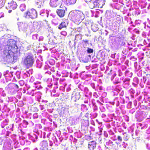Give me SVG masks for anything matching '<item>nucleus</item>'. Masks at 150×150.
Listing matches in <instances>:
<instances>
[{
  "instance_id": "nucleus-1",
  "label": "nucleus",
  "mask_w": 150,
  "mask_h": 150,
  "mask_svg": "<svg viewBox=\"0 0 150 150\" xmlns=\"http://www.w3.org/2000/svg\"><path fill=\"white\" fill-rule=\"evenodd\" d=\"M69 16L72 20L76 24L80 23L85 18L83 13L78 10L71 11Z\"/></svg>"
},
{
  "instance_id": "nucleus-2",
  "label": "nucleus",
  "mask_w": 150,
  "mask_h": 150,
  "mask_svg": "<svg viewBox=\"0 0 150 150\" xmlns=\"http://www.w3.org/2000/svg\"><path fill=\"white\" fill-rule=\"evenodd\" d=\"M104 5V1L100 0H91L88 3L89 7L91 9L101 8Z\"/></svg>"
},
{
  "instance_id": "nucleus-3",
  "label": "nucleus",
  "mask_w": 150,
  "mask_h": 150,
  "mask_svg": "<svg viewBox=\"0 0 150 150\" xmlns=\"http://www.w3.org/2000/svg\"><path fill=\"white\" fill-rule=\"evenodd\" d=\"M34 58L32 53H28L23 61L24 64L29 67H31L34 63Z\"/></svg>"
},
{
  "instance_id": "nucleus-4",
  "label": "nucleus",
  "mask_w": 150,
  "mask_h": 150,
  "mask_svg": "<svg viewBox=\"0 0 150 150\" xmlns=\"http://www.w3.org/2000/svg\"><path fill=\"white\" fill-rule=\"evenodd\" d=\"M25 17L26 18H31L34 19L37 16V12L35 9L33 8L28 10L24 13Z\"/></svg>"
},
{
  "instance_id": "nucleus-5",
  "label": "nucleus",
  "mask_w": 150,
  "mask_h": 150,
  "mask_svg": "<svg viewBox=\"0 0 150 150\" xmlns=\"http://www.w3.org/2000/svg\"><path fill=\"white\" fill-rule=\"evenodd\" d=\"M17 5L16 2L12 0L9 1L6 6V8L7 9H10L8 11V13H11L12 11V10L15 9L17 7Z\"/></svg>"
},
{
  "instance_id": "nucleus-6",
  "label": "nucleus",
  "mask_w": 150,
  "mask_h": 150,
  "mask_svg": "<svg viewBox=\"0 0 150 150\" xmlns=\"http://www.w3.org/2000/svg\"><path fill=\"white\" fill-rule=\"evenodd\" d=\"M62 6V5H61L60 6V8L57 9L56 11L57 15L60 18L64 16L65 14L66 11L67 10L65 6Z\"/></svg>"
},
{
  "instance_id": "nucleus-7",
  "label": "nucleus",
  "mask_w": 150,
  "mask_h": 150,
  "mask_svg": "<svg viewBox=\"0 0 150 150\" xmlns=\"http://www.w3.org/2000/svg\"><path fill=\"white\" fill-rule=\"evenodd\" d=\"M14 57L13 55L8 54L4 58L5 61L8 64L13 63L14 62Z\"/></svg>"
},
{
  "instance_id": "nucleus-8",
  "label": "nucleus",
  "mask_w": 150,
  "mask_h": 150,
  "mask_svg": "<svg viewBox=\"0 0 150 150\" xmlns=\"http://www.w3.org/2000/svg\"><path fill=\"white\" fill-rule=\"evenodd\" d=\"M7 45L11 48L17 47L16 41L13 39H9L7 42Z\"/></svg>"
},
{
  "instance_id": "nucleus-9",
  "label": "nucleus",
  "mask_w": 150,
  "mask_h": 150,
  "mask_svg": "<svg viewBox=\"0 0 150 150\" xmlns=\"http://www.w3.org/2000/svg\"><path fill=\"white\" fill-rule=\"evenodd\" d=\"M67 24L65 22H62L58 26V28L61 30L63 28H66L67 27Z\"/></svg>"
},
{
  "instance_id": "nucleus-10",
  "label": "nucleus",
  "mask_w": 150,
  "mask_h": 150,
  "mask_svg": "<svg viewBox=\"0 0 150 150\" xmlns=\"http://www.w3.org/2000/svg\"><path fill=\"white\" fill-rule=\"evenodd\" d=\"M43 3V0H36L35 4L38 7H40Z\"/></svg>"
},
{
  "instance_id": "nucleus-11",
  "label": "nucleus",
  "mask_w": 150,
  "mask_h": 150,
  "mask_svg": "<svg viewBox=\"0 0 150 150\" xmlns=\"http://www.w3.org/2000/svg\"><path fill=\"white\" fill-rule=\"evenodd\" d=\"M50 5L51 6L53 7H55L57 6V2L54 0H50Z\"/></svg>"
},
{
  "instance_id": "nucleus-12",
  "label": "nucleus",
  "mask_w": 150,
  "mask_h": 150,
  "mask_svg": "<svg viewBox=\"0 0 150 150\" xmlns=\"http://www.w3.org/2000/svg\"><path fill=\"white\" fill-rule=\"evenodd\" d=\"M89 147L90 146L91 148H93L94 146H95L96 145V142L95 141H92L89 142L88 144Z\"/></svg>"
},
{
  "instance_id": "nucleus-13",
  "label": "nucleus",
  "mask_w": 150,
  "mask_h": 150,
  "mask_svg": "<svg viewBox=\"0 0 150 150\" xmlns=\"http://www.w3.org/2000/svg\"><path fill=\"white\" fill-rule=\"evenodd\" d=\"M76 1V0H67V3L68 5H69L74 4Z\"/></svg>"
},
{
  "instance_id": "nucleus-14",
  "label": "nucleus",
  "mask_w": 150,
  "mask_h": 150,
  "mask_svg": "<svg viewBox=\"0 0 150 150\" xmlns=\"http://www.w3.org/2000/svg\"><path fill=\"white\" fill-rule=\"evenodd\" d=\"M20 8L22 11L23 12L26 10L25 6L24 5H21L20 6Z\"/></svg>"
},
{
  "instance_id": "nucleus-15",
  "label": "nucleus",
  "mask_w": 150,
  "mask_h": 150,
  "mask_svg": "<svg viewBox=\"0 0 150 150\" xmlns=\"http://www.w3.org/2000/svg\"><path fill=\"white\" fill-rule=\"evenodd\" d=\"M5 1V0H0V8L4 6Z\"/></svg>"
},
{
  "instance_id": "nucleus-16",
  "label": "nucleus",
  "mask_w": 150,
  "mask_h": 150,
  "mask_svg": "<svg viewBox=\"0 0 150 150\" xmlns=\"http://www.w3.org/2000/svg\"><path fill=\"white\" fill-rule=\"evenodd\" d=\"M87 51L88 53H91L93 52V50L92 49L88 47Z\"/></svg>"
},
{
  "instance_id": "nucleus-17",
  "label": "nucleus",
  "mask_w": 150,
  "mask_h": 150,
  "mask_svg": "<svg viewBox=\"0 0 150 150\" xmlns=\"http://www.w3.org/2000/svg\"><path fill=\"white\" fill-rule=\"evenodd\" d=\"M123 135H124L123 137L124 139L126 141L128 139L127 134L126 133H125L123 134Z\"/></svg>"
},
{
  "instance_id": "nucleus-18",
  "label": "nucleus",
  "mask_w": 150,
  "mask_h": 150,
  "mask_svg": "<svg viewBox=\"0 0 150 150\" xmlns=\"http://www.w3.org/2000/svg\"><path fill=\"white\" fill-rule=\"evenodd\" d=\"M92 29L93 31L96 32L98 30V28H96V29H95L94 28V27L93 26L92 27Z\"/></svg>"
},
{
  "instance_id": "nucleus-19",
  "label": "nucleus",
  "mask_w": 150,
  "mask_h": 150,
  "mask_svg": "<svg viewBox=\"0 0 150 150\" xmlns=\"http://www.w3.org/2000/svg\"><path fill=\"white\" fill-rule=\"evenodd\" d=\"M61 34L62 35H63L65 36L67 34V32L65 31H62L61 32Z\"/></svg>"
},
{
  "instance_id": "nucleus-20",
  "label": "nucleus",
  "mask_w": 150,
  "mask_h": 150,
  "mask_svg": "<svg viewBox=\"0 0 150 150\" xmlns=\"http://www.w3.org/2000/svg\"><path fill=\"white\" fill-rule=\"evenodd\" d=\"M117 139L118 140L120 141H122V137L120 136H117Z\"/></svg>"
},
{
  "instance_id": "nucleus-21",
  "label": "nucleus",
  "mask_w": 150,
  "mask_h": 150,
  "mask_svg": "<svg viewBox=\"0 0 150 150\" xmlns=\"http://www.w3.org/2000/svg\"><path fill=\"white\" fill-rule=\"evenodd\" d=\"M85 103H88V100H86L84 102Z\"/></svg>"
},
{
  "instance_id": "nucleus-22",
  "label": "nucleus",
  "mask_w": 150,
  "mask_h": 150,
  "mask_svg": "<svg viewBox=\"0 0 150 150\" xmlns=\"http://www.w3.org/2000/svg\"><path fill=\"white\" fill-rule=\"evenodd\" d=\"M88 41L87 40H84V42L86 43H88Z\"/></svg>"
},
{
  "instance_id": "nucleus-23",
  "label": "nucleus",
  "mask_w": 150,
  "mask_h": 150,
  "mask_svg": "<svg viewBox=\"0 0 150 150\" xmlns=\"http://www.w3.org/2000/svg\"><path fill=\"white\" fill-rule=\"evenodd\" d=\"M15 86L17 87V88H18V86L17 84H15Z\"/></svg>"
},
{
  "instance_id": "nucleus-24",
  "label": "nucleus",
  "mask_w": 150,
  "mask_h": 150,
  "mask_svg": "<svg viewBox=\"0 0 150 150\" xmlns=\"http://www.w3.org/2000/svg\"><path fill=\"white\" fill-rule=\"evenodd\" d=\"M18 1H25L26 0H17Z\"/></svg>"
},
{
  "instance_id": "nucleus-25",
  "label": "nucleus",
  "mask_w": 150,
  "mask_h": 150,
  "mask_svg": "<svg viewBox=\"0 0 150 150\" xmlns=\"http://www.w3.org/2000/svg\"><path fill=\"white\" fill-rule=\"evenodd\" d=\"M54 0L55 1H56V2H57V1H58L59 0Z\"/></svg>"
}]
</instances>
